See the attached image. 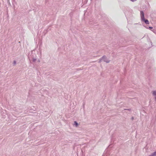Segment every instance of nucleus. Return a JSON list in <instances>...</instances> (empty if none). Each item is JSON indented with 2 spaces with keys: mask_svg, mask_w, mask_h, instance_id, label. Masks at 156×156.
I'll return each mask as SVG.
<instances>
[{
  "mask_svg": "<svg viewBox=\"0 0 156 156\" xmlns=\"http://www.w3.org/2000/svg\"><path fill=\"white\" fill-rule=\"evenodd\" d=\"M140 15L142 20H144V14L143 11L140 12Z\"/></svg>",
  "mask_w": 156,
  "mask_h": 156,
  "instance_id": "1",
  "label": "nucleus"
},
{
  "mask_svg": "<svg viewBox=\"0 0 156 156\" xmlns=\"http://www.w3.org/2000/svg\"><path fill=\"white\" fill-rule=\"evenodd\" d=\"M142 20L143 21H144L146 24H149V21H148V20H145V18H144V20Z\"/></svg>",
  "mask_w": 156,
  "mask_h": 156,
  "instance_id": "2",
  "label": "nucleus"
},
{
  "mask_svg": "<svg viewBox=\"0 0 156 156\" xmlns=\"http://www.w3.org/2000/svg\"><path fill=\"white\" fill-rule=\"evenodd\" d=\"M105 58H106V57L105 56H103L102 58V60H103V61H104L105 62H109V61H107V60H105Z\"/></svg>",
  "mask_w": 156,
  "mask_h": 156,
  "instance_id": "3",
  "label": "nucleus"
},
{
  "mask_svg": "<svg viewBox=\"0 0 156 156\" xmlns=\"http://www.w3.org/2000/svg\"><path fill=\"white\" fill-rule=\"evenodd\" d=\"M150 156H156V151L153 153Z\"/></svg>",
  "mask_w": 156,
  "mask_h": 156,
  "instance_id": "4",
  "label": "nucleus"
},
{
  "mask_svg": "<svg viewBox=\"0 0 156 156\" xmlns=\"http://www.w3.org/2000/svg\"><path fill=\"white\" fill-rule=\"evenodd\" d=\"M153 94L154 95H156V90L153 91ZM155 99L156 100V97H155Z\"/></svg>",
  "mask_w": 156,
  "mask_h": 156,
  "instance_id": "5",
  "label": "nucleus"
},
{
  "mask_svg": "<svg viewBox=\"0 0 156 156\" xmlns=\"http://www.w3.org/2000/svg\"><path fill=\"white\" fill-rule=\"evenodd\" d=\"M74 124H75L76 126H78V123H77V122H76V121L74 122Z\"/></svg>",
  "mask_w": 156,
  "mask_h": 156,
  "instance_id": "6",
  "label": "nucleus"
},
{
  "mask_svg": "<svg viewBox=\"0 0 156 156\" xmlns=\"http://www.w3.org/2000/svg\"><path fill=\"white\" fill-rule=\"evenodd\" d=\"M13 64L14 65L16 64V62L15 60L13 62Z\"/></svg>",
  "mask_w": 156,
  "mask_h": 156,
  "instance_id": "7",
  "label": "nucleus"
},
{
  "mask_svg": "<svg viewBox=\"0 0 156 156\" xmlns=\"http://www.w3.org/2000/svg\"><path fill=\"white\" fill-rule=\"evenodd\" d=\"M149 28H150V29H152V28H152V27H149Z\"/></svg>",
  "mask_w": 156,
  "mask_h": 156,
  "instance_id": "8",
  "label": "nucleus"
}]
</instances>
